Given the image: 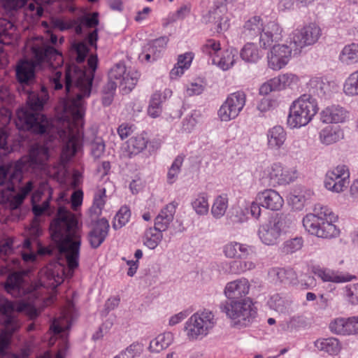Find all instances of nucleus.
I'll list each match as a JSON object with an SVG mask.
<instances>
[{
  "label": "nucleus",
  "mask_w": 358,
  "mask_h": 358,
  "mask_svg": "<svg viewBox=\"0 0 358 358\" xmlns=\"http://www.w3.org/2000/svg\"><path fill=\"white\" fill-rule=\"evenodd\" d=\"M97 64V55H91L87 59L91 70L90 73L77 67H69L66 70L64 80L67 100L64 103V118L67 129L61 131L59 134L60 137L63 135L68 136L62 152V158L65 161L73 157L81 145L85 111L84 99L89 97L91 94Z\"/></svg>",
  "instance_id": "1"
},
{
  "label": "nucleus",
  "mask_w": 358,
  "mask_h": 358,
  "mask_svg": "<svg viewBox=\"0 0 358 358\" xmlns=\"http://www.w3.org/2000/svg\"><path fill=\"white\" fill-rule=\"evenodd\" d=\"M29 50V61H23L17 66L16 77L22 85H29L34 80L36 69H47L50 73L49 82L51 87L55 90L63 87L62 73L60 68L64 59L62 53L52 47L48 38L36 37L27 43Z\"/></svg>",
  "instance_id": "2"
},
{
  "label": "nucleus",
  "mask_w": 358,
  "mask_h": 358,
  "mask_svg": "<svg viewBox=\"0 0 358 358\" xmlns=\"http://www.w3.org/2000/svg\"><path fill=\"white\" fill-rule=\"evenodd\" d=\"M52 241L59 255L66 259L69 277L79 265L80 231L75 215L64 207H59L56 217L50 226Z\"/></svg>",
  "instance_id": "3"
},
{
  "label": "nucleus",
  "mask_w": 358,
  "mask_h": 358,
  "mask_svg": "<svg viewBox=\"0 0 358 358\" xmlns=\"http://www.w3.org/2000/svg\"><path fill=\"white\" fill-rule=\"evenodd\" d=\"M24 312L33 319L38 315L35 308L24 302H15L8 301L4 296L0 295V314L4 317L0 321L4 329L0 334V358H27L29 355V350L24 349L20 355L6 352L11 335L19 329L20 324L16 317L13 315V312Z\"/></svg>",
  "instance_id": "4"
},
{
  "label": "nucleus",
  "mask_w": 358,
  "mask_h": 358,
  "mask_svg": "<svg viewBox=\"0 0 358 358\" xmlns=\"http://www.w3.org/2000/svg\"><path fill=\"white\" fill-rule=\"evenodd\" d=\"M48 99V94L45 87L40 93L31 92L29 94V108H22L17 111L15 125L20 130H29L36 134H50L52 128L49 120L38 112L43 108Z\"/></svg>",
  "instance_id": "5"
},
{
  "label": "nucleus",
  "mask_w": 358,
  "mask_h": 358,
  "mask_svg": "<svg viewBox=\"0 0 358 358\" xmlns=\"http://www.w3.org/2000/svg\"><path fill=\"white\" fill-rule=\"evenodd\" d=\"M337 216L326 206L317 204L313 213L307 214L302 220L305 229L311 235L320 238L331 239L340 234L339 229L334 224Z\"/></svg>",
  "instance_id": "6"
},
{
  "label": "nucleus",
  "mask_w": 358,
  "mask_h": 358,
  "mask_svg": "<svg viewBox=\"0 0 358 358\" xmlns=\"http://www.w3.org/2000/svg\"><path fill=\"white\" fill-rule=\"evenodd\" d=\"M220 310L229 319L231 327L238 329L249 326L257 314V309L249 297L226 301L220 305Z\"/></svg>",
  "instance_id": "7"
},
{
  "label": "nucleus",
  "mask_w": 358,
  "mask_h": 358,
  "mask_svg": "<svg viewBox=\"0 0 358 358\" xmlns=\"http://www.w3.org/2000/svg\"><path fill=\"white\" fill-rule=\"evenodd\" d=\"M318 110L317 100L310 94H302L290 104L287 125L290 129L306 127L313 121Z\"/></svg>",
  "instance_id": "8"
},
{
  "label": "nucleus",
  "mask_w": 358,
  "mask_h": 358,
  "mask_svg": "<svg viewBox=\"0 0 358 358\" xmlns=\"http://www.w3.org/2000/svg\"><path fill=\"white\" fill-rule=\"evenodd\" d=\"M298 176L299 172L295 166H287L280 162H275L262 169L259 179L263 184L276 187L289 185Z\"/></svg>",
  "instance_id": "9"
},
{
  "label": "nucleus",
  "mask_w": 358,
  "mask_h": 358,
  "mask_svg": "<svg viewBox=\"0 0 358 358\" xmlns=\"http://www.w3.org/2000/svg\"><path fill=\"white\" fill-rule=\"evenodd\" d=\"M292 223L288 215L277 213L259 226L258 236L264 245H274L279 242L280 236L291 227Z\"/></svg>",
  "instance_id": "10"
},
{
  "label": "nucleus",
  "mask_w": 358,
  "mask_h": 358,
  "mask_svg": "<svg viewBox=\"0 0 358 358\" xmlns=\"http://www.w3.org/2000/svg\"><path fill=\"white\" fill-rule=\"evenodd\" d=\"M322 36L318 24L310 22L295 29L289 36V43L294 54L300 53L303 48L315 44Z\"/></svg>",
  "instance_id": "11"
},
{
  "label": "nucleus",
  "mask_w": 358,
  "mask_h": 358,
  "mask_svg": "<svg viewBox=\"0 0 358 358\" xmlns=\"http://www.w3.org/2000/svg\"><path fill=\"white\" fill-rule=\"evenodd\" d=\"M216 324L215 315L211 311L203 310L194 313L187 321L185 327L186 335L191 340H196L208 334Z\"/></svg>",
  "instance_id": "12"
},
{
  "label": "nucleus",
  "mask_w": 358,
  "mask_h": 358,
  "mask_svg": "<svg viewBox=\"0 0 358 358\" xmlns=\"http://www.w3.org/2000/svg\"><path fill=\"white\" fill-rule=\"evenodd\" d=\"M350 176L348 167L345 164H338L327 171L324 179V186L332 193H343L349 186Z\"/></svg>",
  "instance_id": "13"
},
{
  "label": "nucleus",
  "mask_w": 358,
  "mask_h": 358,
  "mask_svg": "<svg viewBox=\"0 0 358 358\" xmlns=\"http://www.w3.org/2000/svg\"><path fill=\"white\" fill-rule=\"evenodd\" d=\"M246 103V94L243 91H237L229 94L217 111L222 122L235 120L243 110Z\"/></svg>",
  "instance_id": "14"
},
{
  "label": "nucleus",
  "mask_w": 358,
  "mask_h": 358,
  "mask_svg": "<svg viewBox=\"0 0 358 358\" xmlns=\"http://www.w3.org/2000/svg\"><path fill=\"white\" fill-rule=\"evenodd\" d=\"M292 47L285 44L273 45L267 53L268 66L272 70L279 71L284 68L292 57Z\"/></svg>",
  "instance_id": "15"
},
{
  "label": "nucleus",
  "mask_w": 358,
  "mask_h": 358,
  "mask_svg": "<svg viewBox=\"0 0 358 358\" xmlns=\"http://www.w3.org/2000/svg\"><path fill=\"white\" fill-rule=\"evenodd\" d=\"M257 199L260 202L263 208L273 212L281 210L285 203L284 199L280 194L272 188L259 191L257 193Z\"/></svg>",
  "instance_id": "16"
},
{
  "label": "nucleus",
  "mask_w": 358,
  "mask_h": 358,
  "mask_svg": "<svg viewBox=\"0 0 358 358\" xmlns=\"http://www.w3.org/2000/svg\"><path fill=\"white\" fill-rule=\"evenodd\" d=\"M330 331L337 335L358 334V316L337 317L329 323Z\"/></svg>",
  "instance_id": "17"
},
{
  "label": "nucleus",
  "mask_w": 358,
  "mask_h": 358,
  "mask_svg": "<svg viewBox=\"0 0 358 358\" xmlns=\"http://www.w3.org/2000/svg\"><path fill=\"white\" fill-rule=\"evenodd\" d=\"M22 179V171L19 163L15 165L0 166V186H5L8 191L15 189V184Z\"/></svg>",
  "instance_id": "18"
},
{
  "label": "nucleus",
  "mask_w": 358,
  "mask_h": 358,
  "mask_svg": "<svg viewBox=\"0 0 358 358\" xmlns=\"http://www.w3.org/2000/svg\"><path fill=\"white\" fill-rule=\"evenodd\" d=\"M349 118V111L340 105L328 106L320 113L321 122L329 124L345 123Z\"/></svg>",
  "instance_id": "19"
},
{
  "label": "nucleus",
  "mask_w": 358,
  "mask_h": 358,
  "mask_svg": "<svg viewBox=\"0 0 358 358\" xmlns=\"http://www.w3.org/2000/svg\"><path fill=\"white\" fill-rule=\"evenodd\" d=\"M41 280L45 285L56 288L64 281V268L59 264H50L41 271Z\"/></svg>",
  "instance_id": "20"
},
{
  "label": "nucleus",
  "mask_w": 358,
  "mask_h": 358,
  "mask_svg": "<svg viewBox=\"0 0 358 358\" xmlns=\"http://www.w3.org/2000/svg\"><path fill=\"white\" fill-rule=\"evenodd\" d=\"M168 42L167 36H162L149 41L143 47L139 59L146 62L155 61L160 56V53L166 49Z\"/></svg>",
  "instance_id": "21"
},
{
  "label": "nucleus",
  "mask_w": 358,
  "mask_h": 358,
  "mask_svg": "<svg viewBox=\"0 0 358 358\" xmlns=\"http://www.w3.org/2000/svg\"><path fill=\"white\" fill-rule=\"evenodd\" d=\"M250 284L248 279L241 278L228 282L224 290L225 296L230 300H239L248 294Z\"/></svg>",
  "instance_id": "22"
},
{
  "label": "nucleus",
  "mask_w": 358,
  "mask_h": 358,
  "mask_svg": "<svg viewBox=\"0 0 358 358\" xmlns=\"http://www.w3.org/2000/svg\"><path fill=\"white\" fill-rule=\"evenodd\" d=\"M282 29L275 22H268L264 26V30L259 37V44L263 48L270 47L273 42H278L282 39Z\"/></svg>",
  "instance_id": "23"
},
{
  "label": "nucleus",
  "mask_w": 358,
  "mask_h": 358,
  "mask_svg": "<svg viewBox=\"0 0 358 358\" xmlns=\"http://www.w3.org/2000/svg\"><path fill=\"white\" fill-rule=\"evenodd\" d=\"M177 206L178 203L173 201L162 208L155 219L154 227H155L159 231H166L173 221Z\"/></svg>",
  "instance_id": "24"
},
{
  "label": "nucleus",
  "mask_w": 358,
  "mask_h": 358,
  "mask_svg": "<svg viewBox=\"0 0 358 358\" xmlns=\"http://www.w3.org/2000/svg\"><path fill=\"white\" fill-rule=\"evenodd\" d=\"M109 227L108 221L105 218H101L96 222L88 236L90 245L93 248H97L104 241L108 236Z\"/></svg>",
  "instance_id": "25"
},
{
  "label": "nucleus",
  "mask_w": 358,
  "mask_h": 358,
  "mask_svg": "<svg viewBox=\"0 0 358 358\" xmlns=\"http://www.w3.org/2000/svg\"><path fill=\"white\" fill-rule=\"evenodd\" d=\"M313 272L323 282L341 283L349 282L355 278L350 274H344L329 268L320 267H314Z\"/></svg>",
  "instance_id": "26"
},
{
  "label": "nucleus",
  "mask_w": 358,
  "mask_h": 358,
  "mask_svg": "<svg viewBox=\"0 0 358 358\" xmlns=\"http://www.w3.org/2000/svg\"><path fill=\"white\" fill-rule=\"evenodd\" d=\"M264 30V23L259 16H252L246 20L242 28L241 36L244 40L253 39L260 36Z\"/></svg>",
  "instance_id": "27"
},
{
  "label": "nucleus",
  "mask_w": 358,
  "mask_h": 358,
  "mask_svg": "<svg viewBox=\"0 0 358 358\" xmlns=\"http://www.w3.org/2000/svg\"><path fill=\"white\" fill-rule=\"evenodd\" d=\"M266 137L268 148L278 150L283 147L287 140V132L282 126L275 125L268 130Z\"/></svg>",
  "instance_id": "28"
},
{
  "label": "nucleus",
  "mask_w": 358,
  "mask_h": 358,
  "mask_svg": "<svg viewBox=\"0 0 358 358\" xmlns=\"http://www.w3.org/2000/svg\"><path fill=\"white\" fill-rule=\"evenodd\" d=\"M250 246L237 241H230L222 248L224 255L229 259H242L247 257L250 252Z\"/></svg>",
  "instance_id": "29"
},
{
  "label": "nucleus",
  "mask_w": 358,
  "mask_h": 358,
  "mask_svg": "<svg viewBox=\"0 0 358 358\" xmlns=\"http://www.w3.org/2000/svg\"><path fill=\"white\" fill-rule=\"evenodd\" d=\"M314 346L330 356L338 355L342 350L341 343L335 337L320 338L314 341Z\"/></svg>",
  "instance_id": "30"
},
{
  "label": "nucleus",
  "mask_w": 358,
  "mask_h": 358,
  "mask_svg": "<svg viewBox=\"0 0 358 358\" xmlns=\"http://www.w3.org/2000/svg\"><path fill=\"white\" fill-rule=\"evenodd\" d=\"M48 191L50 194V188L47 182H41L36 190L32 194V211L36 217L41 215L49 207V200L51 198L49 195L48 198L46 199L41 205H37L35 203L38 201L41 196Z\"/></svg>",
  "instance_id": "31"
},
{
  "label": "nucleus",
  "mask_w": 358,
  "mask_h": 358,
  "mask_svg": "<svg viewBox=\"0 0 358 358\" xmlns=\"http://www.w3.org/2000/svg\"><path fill=\"white\" fill-rule=\"evenodd\" d=\"M23 283V273L21 272H14L8 276L4 284V289L13 296L20 297L24 294Z\"/></svg>",
  "instance_id": "32"
},
{
  "label": "nucleus",
  "mask_w": 358,
  "mask_h": 358,
  "mask_svg": "<svg viewBox=\"0 0 358 358\" xmlns=\"http://www.w3.org/2000/svg\"><path fill=\"white\" fill-rule=\"evenodd\" d=\"M148 143V140L144 134L132 136L127 142L124 155L131 158L141 152L147 147Z\"/></svg>",
  "instance_id": "33"
},
{
  "label": "nucleus",
  "mask_w": 358,
  "mask_h": 358,
  "mask_svg": "<svg viewBox=\"0 0 358 358\" xmlns=\"http://www.w3.org/2000/svg\"><path fill=\"white\" fill-rule=\"evenodd\" d=\"M344 138V132L339 127L327 126L319 132L320 142L325 145L336 143Z\"/></svg>",
  "instance_id": "34"
},
{
  "label": "nucleus",
  "mask_w": 358,
  "mask_h": 358,
  "mask_svg": "<svg viewBox=\"0 0 358 358\" xmlns=\"http://www.w3.org/2000/svg\"><path fill=\"white\" fill-rule=\"evenodd\" d=\"M263 55L259 45L253 42L246 43L240 50V57L248 64H257Z\"/></svg>",
  "instance_id": "35"
},
{
  "label": "nucleus",
  "mask_w": 358,
  "mask_h": 358,
  "mask_svg": "<svg viewBox=\"0 0 358 358\" xmlns=\"http://www.w3.org/2000/svg\"><path fill=\"white\" fill-rule=\"evenodd\" d=\"M268 275L273 281L285 284H294L297 280V275L292 268H272Z\"/></svg>",
  "instance_id": "36"
},
{
  "label": "nucleus",
  "mask_w": 358,
  "mask_h": 358,
  "mask_svg": "<svg viewBox=\"0 0 358 358\" xmlns=\"http://www.w3.org/2000/svg\"><path fill=\"white\" fill-rule=\"evenodd\" d=\"M236 52L232 49H226L213 59V64L223 71L230 69L235 64Z\"/></svg>",
  "instance_id": "37"
},
{
  "label": "nucleus",
  "mask_w": 358,
  "mask_h": 358,
  "mask_svg": "<svg viewBox=\"0 0 358 358\" xmlns=\"http://www.w3.org/2000/svg\"><path fill=\"white\" fill-rule=\"evenodd\" d=\"M173 341V335L171 332H164L150 341L148 350L152 353H159L166 349Z\"/></svg>",
  "instance_id": "38"
},
{
  "label": "nucleus",
  "mask_w": 358,
  "mask_h": 358,
  "mask_svg": "<svg viewBox=\"0 0 358 358\" xmlns=\"http://www.w3.org/2000/svg\"><path fill=\"white\" fill-rule=\"evenodd\" d=\"M339 61L344 65H353L358 63V43L345 45L341 50Z\"/></svg>",
  "instance_id": "39"
},
{
  "label": "nucleus",
  "mask_w": 358,
  "mask_h": 358,
  "mask_svg": "<svg viewBox=\"0 0 358 358\" xmlns=\"http://www.w3.org/2000/svg\"><path fill=\"white\" fill-rule=\"evenodd\" d=\"M39 0H27V2L23 6L24 13L25 18L29 22H34L38 21L43 15V8Z\"/></svg>",
  "instance_id": "40"
},
{
  "label": "nucleus",
  "mask_w": 358,
  "mask_h": 358,
  "mask_svg": "<svg viewBox=\"0 0 358 358\" xmlns=\"http://www.w3.org/2000/svg\"><path fill=\"white\" fill-rule=\"evenodd\" d=\"M229 198L227 194H222L217 196L211 207V214L215 219L222 217L228 208Z\"/></svg>",
  "instance_id": "41"
},
{
  "label": "nucleus",
  "mask_w": 358,
  "mask_h": 358,
  "mask_svg": "<svg viewBox=\"0 0 358 358\" xmlns=\"http://www.w3.org/2000/svg\"><path fill=\"white\" fill-rule=\"evenodd\" d=\"M139 76V73L136 70L126 71L125 75H124L121 81H119V87L122 92L125 94L130 92L136 85Z\"/></svg>",
  "instance_id": "42"
},
{
  "label": "nucleus",
  "mask_w": 358,
  "mask_h": 358,
  "mask_svg": "<svg viewBox=\"0 0 358 358\" xmlns=\"http://www.w3.org/2000/svg\"><path fill=\"white\" fill-rule=\"evenodd\" d=\"M191 205L197 215H207L209 210L208 194L205 192L199 193L192 201Z\"/></svg>",
  "instance_id": "43"
},
{
  "label": "nucleus",
  "mask_w": 358,
  "mask_h": 358,
  "mask_svg": "<svg viewBox=\"0 0 358 358\" xmlns=\"http://www.w3.org/2000/svg\"><path fill=\"white\" fill-rule=\"evenodd\" d=\"M267 305L271 309L279 313H285L289 308V302L279 294L271 295Z\"/></svg>",
  "instance_id": "44"
},
{
  "label": "nucleus",
  "mask_w": 358,
  "mask_h": 358,
  "mask_svg": "<svg viewBox=\"0 0 358 358\" xmlns=\"http://www.w3.org/2000/svg\"><path fill=\"white\" fill-rule=\"evenodd\" d=\"M162 94L161 92H155L150 98L148 108V114L152 118L159 117L162 113Z\"/></svg>",
  "instance_id": "45"
},
{
  "label": "nucleus",
  "mask_w": 358,
  "mask_h": 358,
  "mask_svg": "<svg viewBox=\"0 0 358 358\" xmlns=\"http://www.w3.org/2000/svg\"><path fill=\"white\" fill-rule=\"evenodd\" d=\"M162 232L155 227L147 229L144 236V245L151 250L156 248L163 238Z\"/></svg>",
  "instance_id": "46"
},
{
  "label": "nucleus",
  "mask_w": 358,
  "mask_h": 358,
  "mask_svg": "<svg viewBox=\"0 0 358 358\" xmlns=\"http://www.w3.org/2000/svg\"><path fill=\"white\" fill-rule=\"evenodd\" d=\"M279 91L292 87L299 82V78L293 73H287L275 77Z\"/></svg>",
  "instance_id": "47"
},
{
  "label": "nucleus",
  "mask_w": 358,
  "mask_h": 358,
  "mask_svg": "<svg viewBox=\"0 0 358 358\" xmlns=\"http://www.w3.org/2000/svg\"><path fill=\"white\" fill-rule=\"evenodd\" d=\"M75 32L77 34L83 33V28H92L99 24L97 13H93L91 16H85L76 20Z\"/></svg>",
  "instance_id": "48"
},
{
  "label": "nucleus",
  "mask_w": 358,
  "mask_h": 358,
  "mask_svg": "<svg viewBox=\"0 0 358 358\" xmlns=\"http://www.w3.org/2000/svg\"><path fill=\"white\" fill-rule=\"evenodd\" d=\"M343 91L348 96L358 95V70L350 73L347 78L343 85Z\"/></svg>",
  "instance_id": "49"
},
{
  "label": "nucleus",
  "mask_w": 358,
  "mask_h": 358,
  "mask_svg": "<svg viewBox=\"0 0 358 358\" xmlns=\"http://www.w3.org/2000/svg\"><path fill=\"white\" fill-rule=\"evenodd\" d=\"M185 157L182 155L177 156L173 162L167 173V182L169 184L174 183L180 172Z\"/></svg>",
  "instance_id": "50"
},
{
  "label": "nucleus",
  "mask_w": 358,
  "mask_h": 358,
  "mask_svg": "<svg viewBox=\"0 0 358 358\" xmlns=\"http://www.w3.org/2000/svg\"><path fill=\"white\" fill-rule=\"evenodd\" d=\"M16 28L14 24L6 19H0V42L6 43V39L12 38L15 35Z\"/></svg>",
  "instance_id": "51"
},
{
  "label": "nucleus",
  "mask_w": 358,
  "mask_h": 358,
  "mask_svg": "<svg viewBox=\"0 0 358 358\" xmlns=\"http://www.w3.org/2000/svg\"><path fill=\"white\" fill-rule=\"evenodd\" d=\"M131 211L129 207L124 206L120 208L114 217L113 227L115 229H120L129 220Z\"/></svg>",
  "instance_id": "52"
},
{
  "label": "nucleus",
  "mask_w": 358,
  "mask_h": 358,
  "mask_svg": "<svg viewBox=\"0 0 358 358\" xmlns=\"http://www.w3.org/2000/svg\"><path fill=\"white\" fill-rule=\"evenodd\" d=\"M29 157L33 164H42L48 159V150L43 146L34 145L30 150Z\"/></svg>",
  "instance_id": "53"
},
{
  "label": "nucleus",
  "mask_w": 358,
  "mask_h": 358,
  "mask_svg": "<svg viewBox=\"0 0 358 358\" xmlns=\"http://www.w3.org/2000/svg\"><path fill=\"white\" fill-rule=\"evenodd\" d=\"M201 51L213 59L221 52L220 43L215 39H208L202 45Z\"/></svg>",
  "instance_id": "54"
},
{
  "label": "nucleus",
  "mask_w": 358,
  "mask_h": 358,
  "mask_svg": "<svg viewBox=\"0 0 358 358\" xmlns=\"http://www.w3.org/2000/svg\"><path fill=\"white\" fill-rule=\"evenodd\" d=\"M308 88L310 92L318 96H322L326 94L329 88V85L324 82L321 78H313L310 80Z\"/></svg>",
  "instance_id": "55"
},
{
  "label": "nucleus",
  "mask_w": 358,
  "mask_h": 358,
  "mask_svg": "<svg viewBox=\"0 0 358 358\" xmlns=\"http://www.w3.org/2000/svg\"><path fill=\"white\" fill-rule=\"evenodd\" d=\"M70 327L71 323L66 313H64L61 317L53 320L50 326V330H52L55 334H58L68 330Z\"/></svg>",
  "instance_id": "56"
},
{
  "label": "nucleus",
  "mask_w": 358,
  "mask_h": 358,
  "mask_svg": "<svg viewBox=\"0 0 358 358\" xmlns=\"http://www.w3.org/2000/svg\"><path fill=\"white\" fill-rule=\"evenodd\" d=\"M255 266V264L251 260H236L233 261L231 264L232 271L238 274L251 271L254 269Z\"/></svg>",
  "instance_id": "57"
},
{
  "label": "nucleus",
  "mask_w": 358,
  "mask_h": 358,
  "mask_svg": "<svg viewBox=\"0 0 358 358\" xmlns=\"http://www.w3.org/2000/svg\"><path fill=\"white\" fill-rule=\"evenodd\" d=\"M143 352V344L135 342L129 345L124 350L122 351L120 354L122 358H135L140 356Z\"/></svg>",
  "instance_id": "58"
},
{
  "label": "nucleus",
  "mask_w": 358,
  "mask_h": 358,
  "mask_svg": "<svg viewBox=\"0 0 358 358\" xmlns=\"http://www.w3.org/2000/svg\"><path fill=\"white\" fill-rule=\"evenodd\" d=\"M303 241L301 237H296L287 240L284 243L283 250L287 253H294L303 247Z\"/></svg>",
  "instance_id": "59"
},
{
  "label": "nucleus",
  "mask_w": 358,
  "mask_h": 358,
  "mask_svg": "<svg viewBox=\"0 0 358 358\" xmlns=\"http://www.w3.org/2000/svg\"><path fill=\"white\" fill-rule=\"evenodd\" d=\"M306 326L304 319L301 316H294L287 322L284 329L289 332L298 331Z\"/></svg>",
  "instance_id": "60"
},
{
  "label": "nucleus",
  "mask_w": 358,
  "mask_h": 358,
  "mask_svg": "<svg viewBox=\"0 0 358 358\" xmlns=\"http://www.w3.org/2000/svg\"><path fill=\"white\" fill-rule=\"evenodd\" d=\"M348 301L352 305L358 304V283L351 284L344 289Z\"/></svg>",
  "instance_id": "61"
},
{
  "label": "nucleus",
  "mask_w": 358,
  "mask_h": 358,
  "mask_svg": "<svg viewBox=\"0 0 358 358\" xmlns=\"http://www.w3.org/2000/svg\"><path fill=\"white\" fill-rule=\"evenodd\" d=\"M50 23L52 28L59 31H65L71 28L75 29V25L76 24V20L66 21L59 17L52 18Z\"/></svg>",
  "instance_id": "62"
},
{
  "label": "nucleus",
  "mask_w": 358,
  "mask_h": 358,
  "mask_svg": "<svg viewBox=\"0 0 358 358\" xmlns=\"http://www.w3.org/2000/svg\"><path fill=\"white\" fill-rule=\"evenodd\" d=\"M127 69L126 66L121 63L115 64L108 73L109 80H114L115 81H121L124 75H125Z\"/></svg>",
  "instance_id": "63"
},
{
  "label": "nucleus",
  "mask_w": 358,
  "mask_h": 358,
  "mask_svg": "<svg viewBox=\"0 0 358 358\" xmlns=\"http://www.w3.org/2000/svg\"><path fill=\"white\" fill-rule=\"evenodd\" d=\"M72 47L77 53L76 61L78 63L83 62L89 51V49L85 43V41L74 43Z\"/></svg>",
  "instance_id": "64"
}]
</instances>
